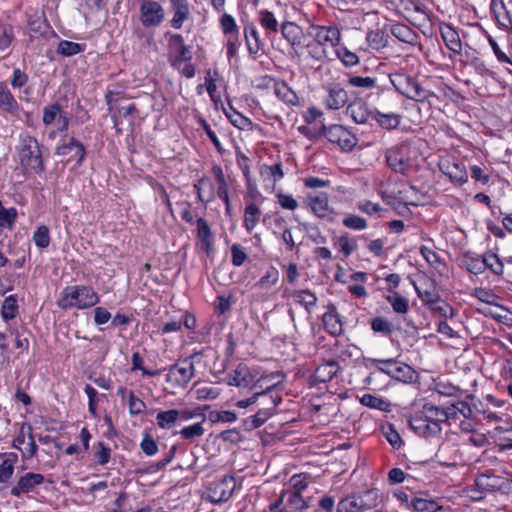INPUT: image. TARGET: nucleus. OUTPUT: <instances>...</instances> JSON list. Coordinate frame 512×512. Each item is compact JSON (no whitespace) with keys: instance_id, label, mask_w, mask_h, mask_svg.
<instances>
[{"instance_id":"nucleus-1","label":"nucleus","mask_w":512,"mask_h":512,"mask_svg":"<svg viewBox=\"0 0 512 512\" xmlns=\"http://www.w3.org/2000/svg\"><path fill=\"white\" fill-rule=\"evenodd\" d=\"M99 300V295L92 287L73 285L62 290L57 305L64 310L71 308L86 309L96 305Z\"/></svg>"},{"instance_id":"nucleus-2","label":"nucleus","mask_w":512,"mask_h":512,"mask_svg":"<svg viewBox=\"0 0 512 512\" xmlns=\"http://www.w3.org/2000/svg\"><path fill=\"white\" fill-rule=\"evenodd\" d=\"M389 79L400 94L414 101L424 102L435 96L432 91L422 87L412 76L405 73H391Z\"/></svg>"},{"instance_id":"nucleus-3","label":"nucleus","mask_w":512,"mask_h":512,"mask_svg":"<svg viewBox=\"0 0 512 512\" xmlns=\"http://www.w3.org/2000/svg\"><path fill=\"white\" fill-rule=\"evenodd\" d=\"M17 149L20 163L24 168L35 172L44 170L40 146L36 138L27 134L21 135Z\"/></svg>"},{"instance_id":"nucleus-4","label":"nucleus","mask_w":512,"mask_h":512,"mask_svg":"<svg viewBox=\"0 0 512 512\" xmlns=\"http://www.w3.org/2000/svg\"><path fill=\"white\" fill-rule=\"evenodd\" d=\"M378 494L375 490H367L359 495L342 499L337 505V512H361L375 507Z\"/></svg>"},{"instance_id":"nucleus-5","label":"nucleus","mask_w":512,"mask_h":512,"mask_svg":"<svg viewBox=\"0 0 512 512\" xmlns=\"http://www.w3.org/2000/svg\"><path fill=\"white\" fill-rule=\"evenodd\" d=\"M307 34L326 49L336 47L341 39V33L336 26L310 25Z\"/></svg>"},{"instance_id":"nucleus-6","label":"nucleus","mask_w":512,"mask_h":512,"mask_svg":"<svg viewBox=\"0 0 512 512\" xmlns=\"http://www.w3.org/2000/svg\"><path fill=\"white\" fill-rule=\"evenodd\" d=\"M321 132L331 142L337 144L342 150L350 151L357 144V138L342 125H322Z\"/></svg>"},{"instance_id":"nucleus-7","label":"nucleus","mask_w":512,"mask_h":512,"mask_svg":"<svg viewBox=\"0 0 512 512\" xmlns=\"http://www.w3.org/2000/svg\"><path fill=\"white\" fill-rule=\"evenodd\" d=\"M194 376L193 363L185 359L180 363L172 365L168 369L166 381L171 383L173 387H185Z\"/></svg>"},{"instance_id":"nucleus-8","label":"nucleus","mask_w":512,"mask_h":512,"mask_svg":"<svg viewBox=\"0 0 512 512\" xmlns=\"http://www.w3.org/2000/svg\"><path fill=\"white\" fill-rule=\"evenodd\" d=\"M324 90L326 95L323 98V103L327 109L339 110L347 104L349 96L340 83H329L324 86Z\"/></svg>"},{"instance_id":"nucleus-9","label":"nucleus","mask_w":512,"mask_h":512,"mask_svg":"<svg viewBox=\"0 0 512 512\" xmlns=\"http://www.w3.org/2000/svg\"><path fill=\"white\" fill-rule=\"evenodd\" d=\"M439 169L454 184L462 185L468 181L466 166L456 159H442L439 162Z\"/></svg>"},{"instance_id":"nucleus-10","label":"nucleus","mask_w":512,"mask_h":512,"mask_svg":"<svg viewBox=\"0 0 512 512\" xmlns=\"http://www.w3.org/2000/svg\"><path fill=\"white\" fill-rule=\"evenodd\" d=\"M43 124L46 126L57 124L59 132H65L69 126V119L58 103H53L43 108Z\"/></svg>"},{"instance_id":"nucleus-11","label":"nucleus","mask_w":512,"mask_h":512,"mask_svg":"<svg viewBox=\"0 0 512 512\" xmlns=\"http://www.w3.org/2000/svg\"><path fill=\"white\" fill-rule=\"evenodd\" d=\"M235 487L236 483L233 477H224L211 485L208 498L216 504L226 502L232 496Z\"/></svg>"},{"instance_id":"nucleus-12","label":"nucleus","mask_w":512,"mask_h":512,"mask_svg":"<svg viewBox=\"0 0 512 512\" xmlns=\"http://www.w3.org/2000/svg\"><path fill=\"white\" fill-rule=\"evenodd\" d=\"M258 87L272 88L274 93L288 104L295 105L298 103V96L284 82H278L271 77L265 76L261 79V83H258Z\"/></svg>"},{"instance_id":"nucleus-13","label":"nucleus","mask_w":512,"mask_h":512,"mask_svg":"<svg viewBox=\"0 0 512 512\" xmlns=\"http://www.w3.org/2000/svg\"><path fill=\"white\" fill-rule=\"evenodd\" d=\"M140 11L141 21L146 27L158 26L164 19V10L156 1H144Z\"/></svg>"},{"instance_id":"nucleus-14","label":"nucleus","mask_w":512,"mask_h":512,"mask_svg":"<svg viewBox=\"0 0 512 512\" xmlns=\"http://www.w3.org/2000/svg\"><path fill=\"white\" fill-rule=\"evenodd\" d=\"M44 482V476L40 473L29 472L21 476L16 485L12 487L11 494L19 497L22 494H28L38 485Z\"/></svg>"},{"instance_id":"nucleus-15","label":"nucleus","mask_w":512,"mask_h":512,"mask_svg":"<svg viewBox=\"0 0 512 512\" xmlns=\"http://www.w3.org/2000/svg\"><path fill=\"white\" fill-rule=\"evenodd\" d=\"M409 426L411 429L422 437H431L440 434L441 426L435 422L428 421L420 413L409 419Z\"/></svg>"},{"instance_id":"nucleus-16","label":"nucleus","mask_w":512,"mask_h":512,"mask_svg":"<svg viewBox=\"0 0 512 512\" xmlns=\"http://www.w3.org/2000/svg\"><path fill=\"white\" fill-rule=\"evenodd\" d=\"M385 157L387 164L395 172L405 173L409 167V159L406 155V148L403 146L392 147L388 149L385 153Z\"/></svg>"},{"instance_id":"nucleus-17","label":"nucleus","mask_w":512,"mask_h":512,"mask_svg":"<svg viewBox=\"0 0 512 512\" xmlns=\"http://www.w3.org/2000/svg\"><path fill=\"white\" fill-rule=\"evenodd\" d=\"M169 48L174 54L173 65L189 61L192 58L189 47L184 44V39L180 34H173L169 38Z\"/></svg>"},{"instance_id":"nucleus-18","label":"nucleus","mask_w":512,"mask_h":512,"mask_svg":"<svg viewBox=\"0 0 512 512\" xmlns=\"http://www.w3.org/2000/svg\"><path fill=\"white\" fill-rule=\"evenodd\" d=\"M282 381L283 375L279 372L262 375L258 378V389H261V392L258 391V398L261 400L260 404H266L268 400L266 394L282 383Z\"/></svg>"},{"instance_id":"nucleus-19","label":"nucleus","mask_w":512,"mask_h":512,"mask_svg":"<svg viewBox=\"0 0 512 512\" xmlns=\"http://www.w3.org/2000/svg\"><path fill=\"white\" fill-rule=\"evenodd\" d=\"M260 175L264 182V187L267 191L272 192L275 188L277 181L282 179L283 172L280 163H275L271 166L263 165L260 168Z\"/></svg>"},{"instance_id":"nucleus-20","label":"nucleus","mask_w":512,"mask_h":512,"mask_svg":"<svg viewBox=\"0 0 512 512\" xmlns=\"http://www.w3.org/2000/svg\"><path fill=\"white\" fill-rule=\"evenodd\" d=\"M308 204L312 212L320 218L330 213L329 199L326 193H312L307 196Z\"/></svg>"},{"instance_id":"nucleus-21","label":"nucleus","mask_w":512,"mask_h":512,"mask_svg":"<svg viewBox=\"0 0 512 512\" xmlns=\"http://www.w3.org/2000/svg\"><path fill=\"white\" fill-rule=\"evenodd\" d=\"M440 34L446 47L456 53L460 54L462 51V43L458 32L450 24H442L440 26Z\"/></svg>"},{"instance_id":"nucleus-22","label":"nucleus","mask_w":512,"mask_h":512,"mask_svg":"<svg viewBox=\"0 0 512 512\" xmlns=\"http://www.w3.org/2000/svg\"><path fill=\"white\" fill-rule=\"evenodd\" d=\"M236 159L239 168L242 170L244 176L246 177L249 183L248 193L251 197H253L252 186L250 183V166L253 161V152L250 151L249 149H242L240 146H236Z\"/></svg>"},{"instance_id":"nucleus-23","label":"nucleus","mask_w":512,"mask_h":512,"mask_svg":"<svg viewBox=\"0 0 512 512\" xmlns=\"http://www.w3.org/2000/svg\"><path fill=\"white\" fill-rule=\"evenodd\" d=\"M323 325L325 330L333 336H339L343 332L342 322L335 307L329 306L323 314Z\"/></svg>"},{"instance_id":"nucleus-24","label":"nucleus","mask_w":512,"mask_h":512,"mask_svg":"<svg viewBox=\"0 0 512 512\" xmlns=\"http://www.w3.org/2000/svg\"><path fill=\"white\" fill-rule=\"evenodd\" d=\"M420 414L428 421L435 422L438 426H441L442 422L451 417V412H448L447 408L443 409L430 403L423 405Z\"/></svg>"},{"instance_id":"nucleus-25","label":"nucleus","mask_w":512,"mask_h":512,"mask_svg":"<svg viewBox=\"0 0 512 512\" xmlns=\"http://www.w3.org/2000/svg\"><path fill=\"white\" fill-rule=\"evenodd\" d=\"M73 150H77V155H78L77 164L81 165L85 158L86 151H85L83 144L81 142H79L78 140H76L74 137L70 138L68 143L59 145L56 148L55 153L58 156H66V155L70 154Z\"/></svg>"},{"instance_id":"nucleus-26","label":"nucleus","mask_w":512,"mask_h":512,"mask_svg":"<svg viewBox=\"0 0 512 512\" xmlns=\"http://www.w3.org/2000/svg\"><path fill=\"white\" fill-rule=\"evenodd\" d=\"M286 498V506L291 512H299L309 507L308 501L300 494L286 492L281 495L279 502L283 503Z\"/></svg>"},{"instance_id":"nucleus-27","label":"nucleus","mask_w":512,"mask_h":512,"mask_svg":"<svg viewBox=\"0 0 512 512\" xmlns=\"http://www.w3.org/2000/svg\"><path fill=\"white\" fill-rule=\"evenodd\" d=\"M372 118L384 129H395L400 124V115L396 113H382L378 110L372 111Z\"/></svg>"},{"instance_id":"nucleus-28","label":"nucleus","mask_w":512,"mask_h":512,"mask_svg":"<svg viewBox=\"0 0 512 512\" xmlns=\"http://www.w3.org/2000/svg\"><path fill=\"white\" fill-rule=\"evenodd\" d=\"M338 370L339 365L336 361H327L316 368L314 376L319 382H328L337 374Z\"/></svg>"},{"instance_id":"nucleus-29","label":"nucleus","mask_w":512,"mask_h":512,"mask_svg":"<svg viewBox=\"0 0 512 512\" xmlns=\"http://www.w3.org/2000/svg\"><path fill=\"white\" fill-rule=\"evenodd\" d=\"M0 108L9 113H14L18 110V103L5 82H0Z\"/></svg>"},{"instance_id":"nucleus-30","label":"nucleus","mask_w":512,"mask_h":512,"mask_svg":"<svg viewBox=\"0 0 512 512\" xmlns=\"http://www.w3.org/2000/svg\"><path fill=\"white\" fill-rule=\"evenodd\" d=\"M387 364L394 366L393 370L388 371L389 376L403 382H408L413 379L414 370L409 365L397 362L396 360H394V362H388Z\"/></svg>"},{"instance_id":"nucleus-31","label":"nucleus","mask_w":512,"mask_h":512,"mask_svg":"<svg viewBox=\"0 0 512 512\" xmlns=\"http://www.w3.org/2000/svg\"><path fill=\"white\" fill-rule=\"evenodd\" d=\"M418 297L426 305H435L441 302L440 295L433 284H429L427 287L414 285Z\"/></svg>"},{"instance_id":"nucleus-32","label":"nucleus","mask_w":512,"mask_h":512,"mask_svg":"<svg viewBox=\"0 0 512 512\" xmlns=\"http://www.w3.org/2000/svg\"><path fill=\"white\" fill-rule=\"evenodd\" d=\"M347 112L357 124H365L372 118V112L362 103H354L348 106Z\"/></svg>"},{"instance_id":"nucleus-33","label":"nucleus","mask_w":512,"mask_h":512,"mask_svg":"<svg viewBox=\"0 0 512 512\" xmlns=\"http://www.w3.org/2000/svg\"><path fill=\"white\" fill-rule=\"evenodd\" d=\"M194 188L197 192L198 199L207 203L210 202L214 198V185L208 178H202L194 185Z\"/></svg>"},{"instance_id":"nucleus-34","label":"nucleus","mask_w":512,"mask_h":512,"mask_svg":"<svg viewBox=\"0 0 512 512\" xmlns=\"http://www.w3.org/2000/svg\"><path fill=\"white\" fill-rule=\"evenodd\" d=\"M475 485L481 492H492L500 488V478L490 474H481L475 480Z\"/></svg>"},{"instance_id":"nucleus-35","label":"nucleus","mask_w":512,"mask_h":512,"mask_svg":"<svg viewBox=\"0 0 512 512\" xmlns=\"http://www.w3.org/2000/svg\"><path fill=\"white\" fill-rule=\"evenodd\" d=\"M385 300L391 305L393 311L397 314L404 315L409 310L408 299L398 292H392L385 295Z\"/></svg>"},{"instance_id":"nucleus-36","label":"nucleus","mask_w":512,"mask_h":512,"mask_svg":"<svg viewBox=\"0 0 512 512\" xmlns=\"http://www.w3.org/2000/svg\"><path fill=\"white\" fill-rule=\"evenodd\" d=\"M86 48L85 44L76 43L68 40H61L58 43L56 52L63 57H71L82 53Z\"/></svg>"},{"instance_id":"nucleus-37","label":"nucleus","mask_w":512,"mask_h":512,"mask_svg":"<svg viewBox=\"0 0 512 512\" xmlns=\"http://www.w3.org/2000/svg\"><path fill=\"white\" fill-rule=\"evenodd\" d=\"M312 482V477L306 473L295 474L290 478L288 492L302 495V492Z\"/></svg>"},{"instance_id":"nucleus-38","label":"nucleus","mask_w":512,"mask_h":512,"mask_svg":"<svg viewBox=\"0 0 512 512\" xmlns=\"http://www.w3.org/2000/svg\"><path fill=\"white\" fill-rule=\"evenodd\" d=\"M367 43L373 50H381L388 45L387 35L380 29L371 30L366 36Z\"/></svg>"},{"instance_id":"nucleus-39","label":"nucleus","mask_w":512,"mask_h":512,"mask_svg":"<svg viewBox=\"0 0 512 512\" xmlns=\"http://www.w3.org/2000/svg\"><path fill=\"white\" fill-rule=\"evenodd\" d=\"M492 9L498 24L504 28L512 25L509 13L506 11L502 0H492Z\"/></svg>"},{"instance_id":"nucleus-40","label":"nucleus","mask_w":512,"mask_h":512,"mask_svg":"<svg viewBox=\"0 0 512 512\" xmlns=\"http://www.w3.org/2000/svg\"><path fill=\"white\" fill-rule=\"evenodd\" d=\"M179 415L180 411L176 409L161 411L156 417L157 425L162 429H170L178 420Z\"/></svg>"},{"instance_id":"nucleus-41","label":"nucleus","mask_w":512,"mask_h":512,"mask_svg":"<svg viewBox=\"0 0 512 512\" xmlns=\"http://www.w3.org/2000/svg\"><path fill=\"white\" fill-rule=\"evenodd\" d=\"M290 297L295 303L304 306L306 309L315 306L317 301L315 294L307 290L294 291Z\"/></svg>"},{"instance_id":"nucleus-42","label":"nucleus","mask_w":512,"mask_h":512,"mask_svg":"<svg viewBox=\"0 0 512 512\" xmlns=\"http://www.w3.org/2000/svg\"><path fill=\"white\" fill-rule=\"evenodd\" d=\"M176 4V10L174 16L171 20V25L175 29L181 28L183 22L187 19L189 14V9L185 0L173 1Z\"/></svg>"},{"instance_id":"nucleus-43","label":"nucleus","mask_w":512,"mask_h":512,"mask_svg":"<svg viewBox=\"0 0 512 512\" xmlns=\"http://www.w3.org/2000/svg\"><path fill=\"white\" fill-rule=\"evenodd\" d=\"M360 402L364 406L380 411H389L390 408V404L387 401L371 394H364L360 398Z\"/></svg>"},{"instance_id":"nucleus-44","label":"nucleus","mask_w":512,"mask_h":512,"mask_svg":"<svg viewBox=\"0 0 512 512\" xmlns=\"http://www.w3.org/2000/svg\"><path fill=\"white\" fill-rule=\"evenodd\" d=\"M16 460L17 455L15 453H11L9 457L0 464V483L8 482L12 477Z\"/></svg>"},{"instance_id":"nucleus-45","label":"nucleus","mask_w":512,"mask_h":512,"mask_svg":"<svg viewBox=\"0 0 512 512\" xmlns=\"http://www.w3.org/2000/svg\"><path fill=\"white\" fill-rule=\"evenodd\" d=\"M282 34L292 45L300 43L301 30L296 24L292 22L283 23Z\"/></svg>"},{"instance_id":"nucleus-46","label":"nucleus","mask_w":512,"mask_h":512,"mask_svg":"<svg viewBox=\"0 0 512 512\" xmlns=\"http://www.w3.org/2000/svg\"><path fill=\"white\" fill-rule=\"evenodd\" d=\"M336 246L339 249V251L344 256L351 255L356 249H357V242L355 239L351 238L348 234L341 235L337 242Z\"/></svg>"},{"instance_id":"nucleus-47","label":"nucleus","mask_w":512,"mask_h":512,"mask_svg":"<svg viewBox=\"0 0 512 512\" xmlns=\"http://www.w3.org/2000/svg\"><path fill=\"white\" fill-rule=\"evenodd\" d=\"M202 420L198 423H194L193 425L186 426L179 431L180 436L185 440H193L195 438H200L204 435L205 429L203 428Z\"/></svg>"},{"instance_id":"nucleus-48","label":"nucleus","mask_w":512,"mask_h":512,"mask_svg":"<svg viewBox=\"0 0 512 512\" xmlns=\"http://www.w3.org/2000/svg\"><path fill=\"white\" fill-rule=\"evenodd\" d=\"M447 411L451 412V417L461 414L464 418L470 419L473 416V410L468 402L457 401L451 406L447 407Z\"/></svg>"},{"instance_id":"nucleus-49","label":"nucleus","mask_w":512,"mask_h":512,"mask_svg":"<svg viewBox=\"0 0 512 512\" xmlns=\"http://www.w3.org/2000/svg\"><path fill=\"white\" fill-rule=\"evenodd\" d=\"M259 21L264 29L268 32H277L278 30V21L275 15L268 11L262 10L259 13Z\"/></svg>"},{"instance_id":"nucleus-50","label":"nucleus","mask_w":512,"mask_h":512,"mask_svg":"<svg viewBox=\"0 0 512 512\" xmlns=\"http://www.w3.org/2000/svg\"><path fill=\"white\" fill-rule=\"evenodd\" d=\"M485 269H490L493 273L501 275L504 272V265L498 256L492 252L484 254Z\"/></svg>"},{"instance_id":"nucleus-51","label":"nucleus","mask_w":512,"mask_h":512,"mask_svg":"<svg viewBox=\"0 0 512 512\" xmlns=\"http://www.w3.org/2000/svg\"><path fill=\"white\" fill-rule=\"evenodd\" d=\"M342 223L345 227L356 231H361L368 227L367 221L355 214L346 215L343 218Z\"/></svg>"},{"instance_id":"nucleus-52","label":"nucleus","mask_w":512,"mask_h":512,"mask_svg":"<svg viewBox=\"0 0 512 512\" xmlns=\"http://www.w3.org/2000/svg\"><path fill=\"white\" fill-rule=\"evenodd\" d=\"M412 505L417 512H436L441 508L434 500L425 498L414 499Z\"/></svg>"},{"instance_id":"nucleus-53","label":"nucleus","mask_w":512,"mask_h":512,"mask_svg":"<svg viewBox=\"0 0 512 512\" xmlns=\"http://www.w3.org/2000/svg\"><path fill=\"white\" fill-rule=\"evenodd\" d=\"M18 312L17 300L14 296H8L2 304V317L7 321L14 319Z\"/></svg>"},{"instance_id":"nucleus-54","label":"nucleus","mask_w":512,"mask_h":512,"mask_svg":"<svg viewBox=\"0 0 512 512\" xmlns=\"http://www.w3.org/2000/svg\"><path fill=\"white\" fill-rule=\"evenodd\" d=\"M348 84L351 87L362 88L365 90L372 89L376 86V79L372 77H362L353 75L348 78Z\"/></svg>"},{"instance_id":"nucleus-55","label":"nucleus","mask_w":512,"mask_h":512,"mask_svg":"<svg viewBox=\"0 0 512 512\" xmlns=\"http://www.w3.org/2000/svg\"><path fill=\"white\" fill-rule=\"evenodd\" d=\"M128 406H129V413L132 416L140 415L144 413L146 409L145 402L137 397L133 391H129L128 393Z\"/></svg>"},{"instance_id":"nucleus-56","label":"nucleus","mask_w":512,"mask_h":512,"mask_svg":"<svg viewBox=\"0 0 512 512\" xmlns=\"http://www.w3.org/2000/svg\"><path fill=\"white\" fill-rule=\"evenodd\" d=\"M279 278V272L276 268L272 266H268L265 271V275H263L258 282V287L260 288H269L270 286L276 284Z\"/></svg>"},{"instance_id":"nucleus-57","label":"nucleus","mask_w":512,"mask_h":512,"mask_svg":"<svg viewBox=\"0 0 512 512\" xmlns=\"http://www.w3.org/2000/svg\"><path fill=\"white\" fill-rule=\"evenodd\" d=\"M33 241L39 248H47L50 244L49 229L42 225L33 234Z\"/></svg>"},{"instance_id":"nucleus-58","label":"nucleus","mask_w":512,"mask_h":512,"mask_svg":"<svg viewBox=\"0 0 512 512\" xmlns=\"http://www.w3.org/2000/svg\"><path fill=\"white\" fill-rule=\"evenodd\" d=\"M14 38L12 26L0 22V49H7Z\"/></svg>"},{"instance_id":"nucleus-59","label":"nucleus","mask_w":512,"mask_h":512,"mask_svg":"<svg viewBox=\"0 0 512 512\" xmlns=\"http://www.w3.org/2000/svg\"><path fill=\"white\" fill-rule=\"evenodd\" d=\"M371 329L374 332L388 335L392 332L393 326L390 321L382 317H375L371 320Z\"/></svg>"},{"instance_id":"nucleus-60","label":"nucleus","mask_w":512,"mask_h":512,"mask_svg":"<svg viewBox=\"0 0 512 512\" xmlns=\"http://www.w3.org/2000/svg\"><path fill=\"white\" fill-rule=\"evenodd\" d=\"M306 49L308 55L317 61H322L328 56L327 49L315 41L308 43Z\"/></svg>"},{"instance_id":"nucleus-61","label":"nucleus","mask_w":512,"mask_h":512,"mask_svg":"<svg viewBox=\"0 0 512 512\" xmlns=\"http://www.w3.org/2000/svg\"><path fill=\"white\" fill-rule=\"evenodd\" d=\"M465 266L473 274H480L485 270L484 255L481 257H466Z\"/></svg>"},{"instance_id":"nucleus-62","label":"nucleus","mask_w":512,"mask_h":512,"mask_svg":"<svg viewBox=\"0 0 512 512\" xmlns=\"http://www.w3.org/2000/svg\"><path fill=\"white\" fill-rule=\"evenodd\" d=\"M420 253L423 256V258L427 261V263L433 266L434 268L439 269L440 266H444L437 253L432 249L426 246H422L420 249Z\"/></svg>"},{"instance_id":"nucleus-63","label":"nucleus","mask_w":512,"mask_h":512,"mask_svg":"<svg viewBox=\"0 0 512 512\" xmlns=\"http://www.w3.org/2000/svg\"><path fill=\"white\" fill-rule=\"evenodd\" d=\"M382 432L386 437L387 441L394 447L399 448L402 444V439L399 433L393 428L392 425H386L382 427Z\"/></svg>"},{"instance_id":"nucleus-64","label":"nucleus","mask_w":512,"mask_h":512,"mask_svg":"<svg viewBox=\"0 0 512 512\" xmlns=\"http://www.w3.org/2000/svg\"><path fill=\"white\" fill-rule=\"evenodd\" d=\"M357 208L359 209V211L369 216L378 215L383 210L380 204L373 203L369 200H362L358 202Z\"/></svg>"}]
</instances>
